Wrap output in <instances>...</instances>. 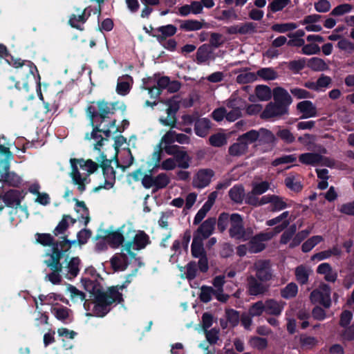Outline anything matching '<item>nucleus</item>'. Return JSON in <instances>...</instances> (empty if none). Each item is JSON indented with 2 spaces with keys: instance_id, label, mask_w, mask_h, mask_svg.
<instances>
[{
  "instance_id": "40",
  "label": "nucleus",
  "mask_w": 354,
  "mask_h": 354,
  "mask_svg": "<svg viewBox=\"0 0 354 354\" xmlns=\"http://www.w3.org/2000/svg\"><path fill=\"white\" fill-rule=\"evenodd\" d=\"M298 292V286L294 282H290L284 288L281 289L280 295L281 297L289 299L296 297Z\"/></svg>"
},
{
  "instance_id": "37",
  "label": "nucleus",
  "mask_w": 354,
  "mask_h": 354,
  "mask_svg": "<svg viewBox=\"0 0 354 354\" xmlns=\"http://www.w3.org/2000/svg\"><path fill=\"white\" fill-rule=\"evenodd\" d=\"M206 26L204 21H198L195 19H189L183 21L180 26V28L185 31H196L201 30Z\"/></svg>"
},
{
  "instance_id": "35",
  "label": "nucleus",
  "mask_w": 354,
  "mask_h": 354,
  "mask_svg": "<svg viewBox=\"0 0 354 354\" xmlns=\"http://www.w3.org/2000/svg\"><path fill=\"white\" fill-rule=\"evenodd\" d=\"M323 160L321 155L315 153H304L299 156V160L305 165H317Z\"/></svg>"
},
{
  "instance_id": "28",
  "label": "nucleus",
  "mask_w": 354,
  "mask_h": 354,
  "mask_svg": "<svg viewBox=\"0 0 354 354\" xmlns=\"http://www.w3.org/2000/svg\"><path fill=\"white\" fill-rule=\"evenodd\" d=\"M297 107L302 113V118H313L317 115V109L310 101H302L297 104Z\"/></svg>"
},
{
  "instance_id": "44",
  "label": "nucleus",
  "mask_w": 354,
  "mask_h": 354,
  "mask_svg": "<svg viewBox=\"0 0 354 354\" xmlns=\"http://www.w3.org/2000/svg\"><path fill=\"white\" fill-rule=\"evenodd\" d=\"M86 21V18L85 17L84 10L77 15H72L69 19V24L72 27L82 30L84 29L82 25L85 23Z\"/></svg>"
},
{
  "instance_id": "15",
  "label": "nucleus",
  "mask_w": 354,
  "mask_h": 354,
  "mask_svg": "<svg viewBox=\"0 0 354 354\" xmlns=\"http://www.w3.org/2000/svg\"><path fill=\"white\" fill-rule=\"evenodd\" d=\"M129 259H131L126 252L115 254L110 260L111 267L115 271H124L127 269Z\"/></svg>"
},
{
  "instance_id": "21",
  "label": "nucleus",
  "mask_w": 354,
  "mask_h": 354,
  "mask_svg": "<svg viewBox=\"0 0 354 354\" xmlns=\"http://www.w3.org/2000/svg\"><path fill=\"white\" fill-rule=\"evenodd\" d=\"M288 218L289 212L286 211L281 214L279 216L268 221L266 224L268 226H272L281 222V224L274 228V232H275V234H278L289 225L290 218Z\"/></svg>"
},
{
  "instance_id": "5",
  "label": "nucleus",
  "mask_w": 354,
  "mask_h": 354,
  "mask_svg": "<svg viewBox=\"0 0 354 354\" xmlns=\"http://www.w3.org/2000/svg\"><path fill=\"white\" fill-rule=\"evenodd\" d=\"M121 294L115 288H109L106 293L99 295L93 310L96 316L103 317L109 311L108 306L115 301H120Z\"/></svg>"
},
{
  "instance_id": "4",
  "label": "nucleus",
  "mask_w": 354,
  "mask_h": 354,
  "mask_svg": "<svg viewBox=\"0 0 354 354\" xmlns=\"http://www.w3.org/2000/svg\"><path fill=\"white\" fill-rule=\"evenodd\" d=\"M97 107L94 105H90L86 109V114L91 120V124L94 127L95 118L98 115L102 119L101 121L105 120L109 115H113L118 109H124L125 106L119 102H107L104 101H99L97 102Z\"/></svg>"
},
{
  "instance_id": "18",
  "label": "nucleus",
  "mask_w": 354,
  "mask_h": 354,
  "mask_svg": "<svg viewBox=\"0 0 354 354\" xmlns=\"http://www.w3.org/2000/svg\"><path fill=\"white\" fill-rule=\"evenodd\" d=\"M91 233L88 230H82L80 231L77 236V240L68 241L66 238L60 243L61 250L62 252H66L72 245H75L78 243L80 245L84 244L87 242L88 239L91 237Z\"/></svg>"
},
{
  "instance_id": "59",
  "label": "nucleus",
  "mask_w": 354,
  "mask_h": 354,
  "mask_svg": "<svg viewBox=\"0 0 354 354\" xmlns=\"http://www.w3.org/2000/svg\"><path fill=\"white\" fill-rule=\"evenodd\" d=\"M291 3V0H272L268 5V8L272 12L282 10Z\"/></svg>"
},
{
  "instance_id": "29",
  "label": "nucleus",
  "mask_w": 354,
  "mask_h": 354,
  "mask_svg": "<svg viewBox=\"0 0 354 354\" xmlns=\"http://www.w3.org/2000/svg\"><path fill=\"white\" fill-rule=\"evenodd\" d=\"M272 94L274 100L279 104L286 106L292 103L291 96L286 89L281 87L274 88Z\"/></svg>"
},
{
  "instance_id": "50",
  "label": "nucleus",
  "mask_w": 354,
  "mask_h": 354,
  "mask_svg": "<svg viewBox=\"0 0 354 354\" xmlns=\"http://www.w3.org/2000/svg\"><path fill=\"white\" fill-rule=\"evenodd\" d=\"M66 291L73 302H82L85 299L84 293L71 284L67 286Z\"/></svg>"
},
{
  "instance_id": "8",
  "label": "nucleus",
  "mask_w": 354,
  "mask_h": 354,
  "mask_svg": "<svg viewBox=\"0 0 354 354\" xmlns=\"http://www.w3.org/2000/svg\"><path fill=\"white\" fill-rule=\"evenodd\" d=\"M226 106V120L234 122L242 116L241 108L243 106V100L236 95H232L225 102Z\"/></svg>"
},
{
  "instance_id": "33",
  "label": "nucleus",
  "mask_w": 354,
  "mask_h": 354,
  "mask_svg": "<svg viewBox=\"0 0 354 354\" xmlns=\"http://www.w3.org/2000/svg\"><path fill=\"white\" fill-rule=\"evenodd\" d=\"M313 270L310 268L301 265L295 268L296 280L301 285L306 284Z\"/></svg>"
},
{
  "instance_id": "19",
  "label": "nucleus",
  "mask_w": 354,
  "mask_h": 354,
  "mask_svg": "<svg viewBox=\"0 0 354 354\" xmlns=\"http://www.w3.org/2000/svg\"><path fill=\"white\" fill-rule=\"evenodd\" d=\"M99 127L100 128V131H102L105 133L106 136H109L110 134L116 133L119 131L118 127L116 126V120H113L110 121L108 124H106V121H101ZM99 131L97 129V127H93V131L89 136L88 134L86 135V139H91L92 138H94L95 133Z\"/></svg>"
},
{
  "instance_id": "60",
  "label": "nucleus",
  "mask_w": 354,
  "mask_h": 354,
  "mask_svg": "<svg viewBox=\"0 0 354 354\" xmlns=\"http://www.w3.org/2000/svg\"><path fill=\"white\" fill-rule=\"evenodd\" d=\"M263 313H266V309L265 304L262 301L254 303L249 308V314L252 317L260 316Z\"/></svg>"
},
{
  "instance_id": "62",
  "label": "nucleus",
  "mask_w": 354,
  "mask_h": 354,
  "mask_svg": "<svg viewBox=\"0 0 354 354\" xmlns=\"http://www.w3.org/2000/svg\"><path fill=\"white\" fill-rule=\"evenodd\" d=\"M298 141L304 145L307 150L313 149L315 141V136L311 134L305 133L298 138Z\"/></svg>"
},
{
  "instance_id": "16",
  "label": "nucleus",
  "mask_w": 354,
  "mask_h": 354,
  "mask_svg": "<svg viewBox=\"0 0 354 354\" xmlns=\"http://www.w3.org/2000/svg\"><path fill=\"white\" fill-rule=\"evenodd\" d=\"M215 59L212 48L209 44L201 46L196 53V62L199 64H206Z\"/></svg>"
},
{
  "instance_id": "20",
  "label": "nucleus",
  "mask_w": 354,
  "mask_h": 354,
  "mask_svg": "<svg viewBox=\"0 0 354 354\" xmlns=\"http://www.w3.org/2000/svg\"><path fill=\"white\" fill-rule=\"evenodd\" d=\"M128 227L129 224L123 225L117 230L109 232V234L106 236V239L112 245V247L118 248L120 245H122L123 242H126V235L124 233V228Z\"/></svg>"
},
{
  "instance_id": "49",
  "label": "nucleus",
  "mask_w": 354,
  "mask_h": 354,
  "mask_svg": "<svg viewBox=\"0 0 354 354\" xmlns=\"http://www.w3.org/2000/svg\"><path fill=\"white\" fill-rule=\"evenodd\" d=\"M157 31L160 33L157 37L158 40H162L167 37H171L176 33L177 28L175 26L169 24L167 26H162L157 28Z\"/></svg>"
},
{
  "instance_id": "61",
  "label": "nucleus",
  "mask_w": 354,
  "mask_h": 354,
  "mask_svg": "<svg viewBox=\"0 0 354 354\" xmlns=\"http://www.w3.org/2000/svg\"><path fill=\"white\" fill-rule=\"evenodd\" d=\"M257 80V73L252 72H243L236 77V82L239 84H247Z\"/></svg>"
},
{
  "instance_id": "52",
  "label": "nucleus",
  "mask_w": 354,
  "mask_h": 354,
  "mask_svg": "<svg viewBox=\"0 0 354 354\" xmlns=\"http://www.w3.org/2000/svg\"><path fill=\"white\" fill-rule=\"evenodd\" d=\"M257 77L269 81L274 80L277 78V73L272 68H263L257 72Z\"/></svg>"
},
{
  "instance_id": "3",
  "label": "nucleus",
  "mask_w": 354,
  "mask_h": 354,
  "mask_svg": "<svg viewBox=\"0 0 354 354\" xmlns=\"http://www.w3.org/2000/svg\"><path fill=\"white\" fill-rule=\"evenodd\" d=\"M14 64L16 72L15 77H11V80L15 82V86L17 88L28 90L29 86L35 83L36 67L30 62L17 61Z\"/></svg>"
},
{
  "instance_id": "22",
  "label": "nucleus",
  "mask_w": 354,
  "mask_h": 354,
  "mask_svg": "<svg viewBox=\"0 0 354 354\" xmlns=\"http://www.w3.org/2000/svg\"><path fill=\"white\" fill-rule=\"evenodd\" d=\"M266 313L269 315L279 316L285 306L282 301H277L274 299H268L264 301Z\"/></svg>"
},
{
  "instance_id": "41",
  "label": "nucleus",
  "mask_w": 354,
  "mask_h": 354,
  "mask_svg": "<svg viewBox=\"0 0 354 354\" xmlns=\"http://www.w3.org/2000/svg\"><path fill=\"white\" fill-rule=\"evenodd\" d=\"M307 66L315 71H324L328 69V64L324 59L319 57H312L308 59Z\"/></svg>"
},
{
  "instance_id": "1",
  "label": "nucleus",
  "mask_w": 354,
  "mask_h": 354,
  "mask_svg": "<svg viewBox=\"0 0 354 354\" xmlns=\"http://www.w3.org/2000/svg\"><path fill=\"white\" fill-rule=\"evenodd\" d=\"M71 171L70 177L75 185L77 186V190L82 193L88 183V176L94 173L98 169V164L91 159L71 158L70 160Z\"/></svg>"
},
{
  "instance_id": "55",
  "label": "nucleus",
  "mask_w": 354,
  "mask_h": 354,
  "mask_svg": "<svg viewBox=\"0 0 354 354\" xmlns=\"http://www.w3.org/2000/svg\"><path fill=\"white\" fill-rule=\"evenodd\" d=\"M322 241L323 238L322 236L317 235L312 236L303 243L301 246L302 251L304 252H308L310 251L315 245H317Z\"/></svg>"
},
{
  "instance_id": "31",
  "label": "nucleus",
  "mask_w": 354,
  "mask_h": 354,
  "mask_svg": "<svg viewBox=\"0 0 354 354\" xmlns=\"http://www.w3.org/2000/svg\"><path fill=\"white\" fill-rule=\"evenodd\" d=\"M317 272L323 274L324 279L329 282H334L337 279V274L328 263H321L317 268Z\"/></svg>"
},
{
  "instance_id": "17",
  "label": "nucleus",
  "mask_w": 354,
  "mask_h": 354,
  "mask_svg": "<svg viewBox=\"0 0 354 354\" xmlns=\"http://www.w3.org/2000/svg\"><path fill=\"white\" fill-rule=\"evenodd\" d=\"M287 111L286 106L277 103H269L262 112L261 117L263 119L278 117L286 114Z\"/></svg>"
},
{
  "instance_id": "42",
  "label": "nucleus",
  "mask_w": 354,
  "mask_h": 354,
  "mask_svg": "<svg viewBox=\"0 0 354 354\" xmlns=\"http://www.w3.org/2000/svg\"><path fill=\"white\" fill-rule=\"evenodd\" d=\"M297 24L294 22L276 23L272 25L271 30L278 33H286L295 30Z\"/></svg>"
},
{
  "instance_id": "32",
  "label": "nucleus",
  "mask_w": 354,
  "mask_h": 354,
  "mask_svg": "<svg viewBox=\"0 0 354 354\" xmlns=\"http://www.w3.org/2000/svg\"><path fill=\"white\" fill-rule=\"evenodd\" d=\"M211 128L210 121L207 118H199L195 122V132L200 137L206 136Z\"/></svg>"
},
{
  "instance_id": "36",
  "label": "nucleus",
  "mask_w": 354,
  "mask_h": 354,
  "mask_svg": "<svg viewBox=\"0 0 354 354\" xmlns=\"http://www.w3.org/2000/svg\"><path fill=\"white\" fill-rule=\"evenodd\" d=\"M80 260L77 257L71 258L65 267L66 270V276L68 279H72L78 274L80 271Z\"/></svg>"
},
{
  "instance_id": "56",
  "label": "nucleus",
  "mask_w": 354,
  "mask_h": 354,
  "mask_svg": "<svg viewBox=\"0 0 354 354\" xmlns=\"http://www.w3.org/2000/svg\"><path fill=\"white\" fill-rule=\"evenodd\" d=\"M270 206L271 210L276 212L285 209L287 207V203L281 197L276 195H272Z\"/></svg>"
},
{
  "instance_id": "12",
  "label": "nucleus",
  "mask_w": 354,
  "mask_h": 354,
  "mask_svg": "<svg viewBox=\"0 0 354 354\" xmlns=\"http://www.w3.org/2000/svg\"><path fill=\"white\" fill-rule=\"evenodd\" d=\"M165 152L174 157L178 167L182 169L189 167L192 158L185 151L180 150L178 147H167Z\"/></svg>"
},
{
  "instance_id": "57",
  "label": "nucleus",
  "mask_w": 354,
  "mask_h": 354,
  "mask_svg": "<svg viewBox=\"0 0 354 354\" xmlns=\"http://www.w3.org/2000/svg\"><path fill=\"white\" fill-rule=\"evenodd\" d=\"M209 141L211 145L216 147H220L227 144L226 136L221 133L211 136Z\"/></svg>"
},
{
  "instance_id": "11",
  "label": "nucleus",
  "mask_w": 354,
  "mask_h": 354,
  "mask_svg": "<svg viewBox=\"0 0 354 354\" xmlns=\"http://www.w3.org/2000/svg\"><path fill=\"white\" fill-rule=\"evenodd\" d=\"M252 270L255 272V277L260 281H268L272 278L270 263L268 261H257L253 265Z\"/></svg>"
},
{
  "instance_id": "34",
  "label": "nucleus",
  "mask_w": 354,
  "mask_h": 354,
  "mask_svg": "<svg viewBox=\"0 0 354 354\" xmlns=\"http://www.w3.org/2000/svg\"><path fill=\"white\" fill-rule=\"evenodd\" d=\"M203 241L200 236H194L193 239L191 250L192 256L195 258L206 256Z\"/></svg>"
},
{
  "instance_id": "6",
  "label": "nucleus",
  "mask_w": 354,
  "mask_h": 354,
  "mask_svg": "<svg viewBox=\"0 0 354 354\" xmlns=\"http://www.w3.org/2000/svg\"><path fill=\"white\" fill-rule=\"evenodd\" d=\"M229 232L232 237L243 241L249 239L254 233L251 227L244 228L243 219L238 214H232L230 216Z\"/></svg>"
},
{
  "instance_id": "26",
  "label": "nucleus",
  "mask_w": 354,
  "mask_h": 354,
  "mask_svg": "<svg viewBox=\"0 0 354 354\" xmlns=\"http://www.w3.org/2000/svg\"><path fill=\"white\" fill-rule=\"evenodd\" d=\"M215 224L216 219L214 218H207L198 227L195 236H200L203 240L208 238L212 234Z\"/></svg>"
},
{
  "instance_id": "27",
  "label": "nucleus",
  "mask_w": 354,
  "mask_h": 354,
  "mask_svg": "<svg viewBox=\"0 0 354 354\" xmlns=\"http://www.w3.org/2000/svg\"><path fill=\"white\" fill-rule=\"evenodd\" d=\"M21 193L17 189H10L3 196V202L8 207H17L22 198Z\"/></svg>"
},
{
  "instance_id": "38",
  "label": "nucleus",
  "mask_w": 354,
  "mask_h": 354,
  "mask_svg": "<svg viewBox=\"0 0 354 354\" xmlns=\"http://www.w3.org/2000/svg\"><path fill=\"white\" fill-rule=\"evenodd\" d=\"M132 82V78L128 75L118 78L116 88L118 93L126 95L130 91Z\"/></svg>"
},
{
  "instance_id": "63",
  "label": "nucleus",
  "mask_w": 354,
  "mask_h": 354,
  "mask_svg": "<svg viewBox=\"0 0 354 354\" xmlns=\"http://www.w3.org/2000/svg\"><path fill=\"white\" fill-rule=\"evenodd\" d=\"M215 290L209 286H202L199 297L205 303L209 302L212 299V295L215 296Z\"/></svg>"
},
{
  "instance_id": "30",
  "label": "nucleus",
  "mask_w": 354,
  "mask_h": 354,
  "mask_svg": "<svg viewBox=\"0 0 354 354\" xmlns=\"http://www.w3.org/2000/svg\"><path fill=\"white\" fill-rule=\"evenodd\" d=\"M225 283V276L219 275L216 277L213 281V285L216 288L214 290L216 298L221 301L226 302L229 298V296L223 293V286Z\"/></svg>"
},
{
  "instance_id": "43",
  "label": "nucleus",
  "mask_w": 354,
  "mask_h": 354,
  "mask_svg": "<svg viewBox=\"0 0 354 354\" xmlns=\"http://www.w3.org/2000/svg\"><path fill=\"white\" fill-rule=\"evenodd\" d=\"M286 185L292 191L299 192L301 189L300 177L298 175L290 174L285 179Z\"/></svg>"
},
{
  "instance_id": "9",
  "label": "nucleus",
  "mask_w": 354,
  "mask_h": 354,
  "mask_svg": "<svg viewBox=\"0 0 354 354\" xmlns=\"http://www.w3.org/2000/svg\"><path fill=\"white\" fill-rule=\"evenodd\" d=\"M97 160L100 163L103 169V176L104 183L99 185L97 189L104 188L109 189L113 187L115 180V171L112 166L110 165L111 161L106 158V156L102 154Z\"/></svg>"
},
{
  "instance_id": "13",
  "label": "nucleus",
  "mask_w": 354,
  "mask_h": 354,
  "mask_svg": "<svg viewBox=\"0 0 354 354\" xmlns=\"http://www.w3.org/2000/svg\"><path fill=\"white\" fill-rule=\"evenodd\" d=\"M214 172L210 169H199L195 174L193 179V185L196 188H204L207 187L211 182Z\"/></svg>"
},
{
  "instance_id": "54",
  "label": "nucleus",
  "mask_w": 354,
  "mask_h": 354,
  "mask_svg": "<svg viewBox=\"0 0 354 354\" xmlns=\"http://www.w3.org/2000/svg\"><path fill=\"white\" fill-rule=\"evenodd\" d=\"M250 346L259 351H263L268 346V340L266 338L252 337L249 340Z\"/></svg>"
},
{
  "instance_id": "23",
  "label": "nucleus",
  "mask_w": 354,
  "mask_h": 354,
  "mask_svg": "<svg viewBox=\"0 0 354 354\" xmlns=\"http://www.w3.org/2000/svg\"><path fill=\"white\" fill-rule=\"evenodd\" d=\"M258 280L259 279L254 276H250L248 278V288L250 295L254 296L263 295L268 291V287L263 285Z\"/></svg>"
},
{
  "instance_id": "39",
  "label": "nucleus",
  "mask_w": 354,
  "mask_h": 354,
  "mask_svg": "<svg viewBox=\"0 0 354 354\" xmlns=\"http://www.w3.org/2000/svg\"><path fill=\"white\" fill-rule=\"evenodd\" d=\"M229 196L232 201L240 203L245 197V190L241 185H234L229 191Z\"/></svg>"
},
{
  "instance_id": "7",
  "label": "nucleus",
  "mask_w": 354,
  "mask_h": 354,
  "mask_svg": "<svg viewBox=\"0 0 354 354\" xmlns=\"http://www.w3.org/2000/svg\"><path fill=\"white\" fill-rule=\"evenodd\" d=\"M331 289L326 283H321L318 288L313 290L310 295V300L313 304H320L326 308L331 306Z\"/></svg>"
},
{
  "instance_id": "14",
  "label": "nucleus",
  "mask_w": 354,
  "mask_h": 354,
  "mask_svg": "<svg viewBox=\"0 0 354 354\" xmlns=\"http://www.w3.org/2000/svg\"><path fill=\"white\" fill-rule=\"evenodd\" d=\"M322 16L317 14L306 15L299 21L301 25L305 26V30L308 32H318L322 30L319 24Z\"/></svg>"
},
{
  "instance_id": "64",
  "label": "nucleus",
  "mask_w": 354,
  "mask_h": 354,
  "mask_svg": "<svg viewBox=\"0 0 354 354\" xmlns=\"http://www.w3.org/2000/svg\"><path fill=\"white\" fill-rule=\"evenodd\" d=\"M337 47L348 54H351L354 51V43L346 39H340L337 43Z\"/></svg>"
},
{
  "instance_id": "45",
  "label": "nucleus",
  "mask_w": 354,
  "mask_h": 354,
  "mask_svg": "<svg viewBox=\"0 0 354 354\" xmlns=\"http://www.w3.org/2000/svg\"><path fill=\"white\" fill-rule=\"evenodd\" d=\"M299 342L303 348L311 349L317 344L318 340L315 337L301 334L299 337Z\"/></svg>"
},
{
  "instance_id": "53",
  "label": "nucleus",
  "mask_w": 354,
  "mask_h": 354,
  "mask_svg": "<svg viewBox=\"0 0 354 354\" xmlns=\"http://www.w3.org/2000/svg\"><path fill=\"white\" fill-rule=\"evenodd\" d=\"M261 133L259 131L251 130L242 136H239V140L242 141L248 147V145L255 142L260 138Z\"/></svg>"
},
{
  "instance_id": "10",
  "label": "nucleus",
  "mask_w": 354,
  "mask_h": 354,
  "mask_svg": "<svg viewBox=\"0 0 354 354\" xmlns=\"http://www.w3.org/2000/svg\"><path fill=\"white\" fill-rule=\"evenodd\" d=\"M10 165L8 161H2L0 163V181L7 183L8 185L17 187L21 183L20 176L14 172L9 171Z\"/></svg>"
},
{
  "instance_id": "25",
  "label": "nucleus",
  "mask_w": 354,
  "mask_h": 354,
  "mask_svg": "<svg viewBox=\"0 0 354 354\" xmlns=\"http://www.w3.org/2000/svg\"><path fill=\"white\" fill-rule=\"evenodd\" d=\"M162 106L165 108L167 117L161 116L159 118V122L161 124L166 127H170L171 128L176 126V118L174 116V111L173 110L171 102L167 101L162 104Z\"/></svg>"
},
{
  "instance_id": "46",
  "label": "nucleus",
  "mask_w": 354,
  "mask_h": 354,
  "mask_svg": "<svg viewBox=\"0 0 354 354\" xmlns=\"http://www.w3.org/2000/svg\"><path fill=\"white\" fill-rule=\"evenodd\" d=\"M75 222V219L71 218L70 216H63L62 219L59 221V223L54 230V234L57 236L59 234H63L68 228L69 223H74Z\"/></svg>"
},
{
  "instance_id": "24",
  "label": "nucleus",
  "mask_w": 354,
  "mask_h": 354,
  "mask_svg": "<svg viewBox=\"0 0 354 354\" xmlns=\"http://www.w3.org/2000/svg\"><path fill=\"white\" fill-rule=\"evenodd\" d=\"M272 97V91L270 87L265 85H258L255 88V95H250L248 100L252 102H255L257 99L260 101H268Z\"/></svg>"
},
{
  "instance_id": "58",
  "label": "nucleus",
  "mask_w": 354,
  "mask_h": 354,
  "mask_svg": "<svg viewBox=\"0 0 354 354\" xmlns=\"http://www.w3.org/2000/svg\"><path fill=\"white\" fill-rule=\"evenodd\" d=\"M171 181L170 177L165 173H161L154 177L156 189H162L167 187Z\"/></svg>"
},
{
  "instance_id": "47",
  "label": "nucleus",
  "mask_w": 354,
  "mask_h": 354,
  "mask_svg": "<svg viewBox=\"0 0 354 354\" xmlns=\"http://www.w3.org/2000/svg\"><path fill=\"white\" fill-rule=\"evenodd\" d=\"M176 141V132L172 130L168 131L161 138L159 142V147H162L165 151L167 147H178L177 146H171L170 145Z\"/></svg>"
},
{
  "instance_id": "2",
  "label": "nucleus",
  "mask_w": 354,
  "mask_h": 354,
  "mask_svg": "<svg viewBox=\"0 0 354 354\" xmlns=\"http://www.w3.org/2000/svg\"><path fill=\"white\" fill-rule=\"evenodd\" d=\"M124 230L126 242L123 245V252H126L131 259H135L136 252L145 248L149 243V236L143 231L136 232L131 224H129V227H124Z\"/></svg>"
},
{
  "instance_id": "51",
  "label": "nucleus",
  "mask_w": 354,
  "mask_h": 354,
  "mask_svg": "<svg viewBox=\"0 0 354 354\" xmlns=\"http://www.w3.org/2000/svg\"><path fill=\"white\" fill-rule=\"evenodd\" d=\"M61 252L55 251L50 256V259L46 261V264L53 271H61L62 266L59 263Z\"/></svg>"
},
{
  "instance_id": "48",
  "label": "nucleus",
  "mask_w": 354,
  "mask_h": 354,
  "mask_svg": "<svg viewBox=\"0 0 354 354\" xmlns=\"http://www.w3.org/2000/svg\"><path fill=\"white\" fill-rule=\"evenodd\" d=\"M248 148L245 144L238 138L237 142L230 147L229 153L233 156H240L248 151Z\"/></svg>"
}]
</instances>
